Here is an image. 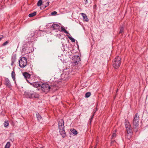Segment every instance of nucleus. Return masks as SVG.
I'll return each mask as SVG.
<instances>
[{
	"label": "nucleus",
	"instance_id": "nucleus-30",
	"mask_svg": "<svg viewBox=\"0 0 148 148\" xmlns=\"http://www.w3.org/2000/svg\"><path fill=\"white\" fill-rule=\"evenodd\" d=\"M8 43V42L7 41L3 44L2 45L3 46H5V45H6Z\"/></svg>",
	"mask_w": 148,
	"mask_h": 148
},
{
	"label": "nucleus",
	"instance_id": "nucleus-14",
	"mask_svg": "<svg viewBox=\"0 0 148 148\" xmlns=\"http://www.w3.org/2000/svg\"><path fill=\"white\" fill-rule=\"evenodd\" d=\"M42 84H40L38 82H35L33 83V86L36 88H38L39 87H41Z\"/></svg>",
	"mask_w": 148,
	"mask_h": 148
},
{
	"label": "nucleus",
	"instance_id": "nucleus-27",
	"mask_svg": "<svg viewBox=\"0 0 148 148\" xmlns=\"http://www.w3.org/2000/svg\"><path fill=\"white\" fill-rule=\"evenodd\" d=\"M12 63H11V65L12 66L13 65L15 61V60L13 58H12Z\"/></svg>",
	"mask_w": 148,
	"mask_h": 148
},
{
	"label": "nucleus",
	"instance_id": "nucleus-33",
	"mask_svg": "<svg viewBox=\"0 0 148 148\" xmlns=\"http://www.w3.org/2000/svg\"><path fill=\"white\" fill-rule=\"evenodd\" d=\"M3 38V36H1L0 37V41H1V39Z\"/></svg>",
	"mask_w": 148,
	"mask_h": 148
},
{
	"label": "nucleus",
	"instance_id": "nucleus-5",
	"mask_svg": "<svg viewBox=\"0 0 148 148\" xmlns=\"http://www.w3.org/2000/svg\"><path fill=\"white\" fill-rule=\"evenodd\" d=\"M27 64V60L25 57L22 58L19 61V65L21 68L25 67L26 66Z\"/></svg>",
	"mask_w": 148,
	"mask_h": 148
},
{
	"label": "nucleus",
	"instance_id": "nucleus-10",
	"mask_svg": "<svg viewBox=\"0 0 148 148\" xmlns=\"http://www.w3.org/2000/svg\"><path fill=\"white\" fill-rule=\"evenodd\" d=\"M49 2L47 1H45L43 2V4L40 8L41 9H43L49 5Z\"/></svg>",
	"mask_w": 148,
	"mask_h": 148
},
{
	"label": "nucleus",
	"instance_id": "nucleus-16",
	"mask_svg": "<svg viewBox=\"0 0 148 148\" xmlns=\"http://www.w3.org/2000/svg\"><path fill=\"white\" fill-rule=\"evenodd\" d=\"M11 75L13 80L15 82V74L14 71H13L12 72Z\"/></svg>",
	"mask_w": 148,
	"mask_h": 148
},
{
	"label": "nucleus",
	"instance_id": "nucleus-13",
	"mask_svg": "<svg viewBox=\"0 0 148 148\" xmlns=\"http://www.w3.org/2000/svg\"><path fill=\"white\" fill-rule=\"evenodd\" d=\"M81 14L84 20L86 22H88V19L86 14L83 13H81Z\"/></svg>",
	"mask_w": 148,
	"mask_h": 148
},
{
	"label": "nucleus",
	"instance_id": "nucleus-4",
	"mask_svg": "<svg viewBox=\"0 0 148 148\" xmlns=\"http://www.w3.org/2000/svg\"><path fill=\"white\" fill-rule=\"evenodd\" d=\"M139 117L138 114L136 113L135 115L133 121V124L134 127L137 128L138 126L139 122Z\"/></svg>",
	"mask_w": 148,
	"mask_h": 148
},
{
	"label": "nucleus",
	"instance_id": "nucleus-19",
	"mask_svg": "<svg viewBox=\"0 0 148 148\" xmlns=\"http://www.w3.org/2000/svg\"><path fill=\"white\" fill-rule=\"evenodd\" d=\"M36 12H35L33 13H31L29 15V16L30 17H32L36 15Z\"/></svg>",
	"mask_w": 148,
	"mask_h": 148
},
{
	"label": "nucleus",
	"instance_id": "nucleus-29",
	"mask_svg": "<svg viewBox=\"0 0 148 148\" xmlns=\"http://www.w3.org/2000/svg\"><path fill=\"white\" fill-rule=\"evenodd\" d=\"M93 116H94V115H92L91 117L89 120V122H90V124L92 122V121L93 118Z\"/></svg>",
	"mask_w": 148,
	"mask_h": 148
},
{
	"label": "nucleus",
	"instance_id": "nucleus-3",
	"mask_svg": "<svg viewBox=\"0 0 148 148\" xmlns=\"http://www.w3.org/2000/svg\"><path fill=\"white\" fill-rule=\"evenodd\" d=\"M121 59L120 57H116L112 62L113 67L116 69L119 68L121 64Z\"/></svg>",
	"mask_w": 148,
	"mask_h": 148
},
{
	"label": "nucleus",
	"instance_id": "nucleus-17",
	"mask_svg": "<svg viewBox=\"0 0 148 148\" xmlns=\"http://www.w3.org/2000/svg\"><path fill=\"white\" fill-rule=\"evenodd\" d=\"M61 31L63 32L64 33L67 34H69V33L65 29L63 26H62L61 28Z\"/></svg>",
	"mask_w": 148,
	"mask_h": 148
},
{
	"label": "nucleus",
	"instance_id": "nucleus-2",
	"mask_svg": "<svg viewBox=\"0 0 148 148\" xmlns=\"http://www.w3.org/2000/svg\"><path fill=\"white\" fill-rule=\"evenodd\" d=\"M58 126L59 132L60 134L63 138L65 137L66 136V134L64 129V121L62 119H60L59 121Z\"/></svg>",
	"mask_w": 148,
	"mask_h": 148
},
{
	"label": "nucleus",
	"instance_id": "nucleus-23",
	"mask_svg": "<svg viewBox=\"0 0 148 148\" xmlns=\"http://www.w3.org/2000/svg\"><path fill=\"white\" fill-rule=\"evenodd\" d=\"M91 95V93L90 92H88L86 93L85 95V97L87 98L89 97Z\"/></svg>",
	"mask_w": 148,
	"mask_h": 148
},
{
	"label": "nucleus",
	"instance_id": "nucleus-12",
	"mask_svg": "<svg viewBox=\"0 0 148 148\" xmlns=\"http://www.w3.org/2000/svg\"><path fill=\"white\" fill-rule=\"evenodd\" d=\"M60 26L58 24H54L52 25L51 28H52L53 30H57L58 29Z\"/></svg>",
	"mask_w": 148,
	"mask_h": 148
},
{
	"label": "nucleus",
	"instance_id": "nucleus-31",
	"mask_svg": "<svg viewBox=\"0 0 148 148\" xmlns=\"http://www.w3.org/2000/svg\"><path fill=\"white\" fill-rule=\"evenodd\" d=\"M97 110V108H96L93 111V115H94H94L95 114Z\"/></svg>",
	"mask_w": 148,
	"mask_h": 148
},
{
	"label": "nucleus",
	"instance_id": "nucleus-7",
	"mask_svg": "<svg viewBox=\"0 0 148 148\" xmlns=\"http://www.w3.org/2000/svg\"><path fill=\"white\" fill-rule=\"evenodd\" d=\"M125 125L127 132L128 133L131 132V129L130 128V125L128 120H125Z\"/></svg>",
	"mask_w": 148,
	"mask_h": 148
},
{
	"label": "nucleus",
	"instance_id": "nucleus-20",
	"mask_svg": "<svg viewBox=\"0 0 148 148\" xmlns=\"http://www.w3.org/2000/svg\"><path fill=\"white\" fill-rule=\"evenodd\" d=\"M71 131L73 134H74L75 135H76L77 133V131L73 129H71Z\"/></svg>",
	"mask_w": 148,
	"mask_h": 148
},
{
	"label": "nucleus",
	"instance_id": "nucleus-37",
	"mask_svg": "<svg viewBox=\"0 0 148 148\" xmlns=\"http://www.w3.org/2000/svg\"><path fill=\"white\" fill-rule=\"evenodd\" d=\"M95 148H96V147H95Z\"/></svg>",
	"mask_w": 148,
	"mask_h": 148
},
{
	"label": "nucleus",
	"instance_id": "nucleus-35",
	"mask_svg": "<svg viewBox=\"0 0 148 148\" xmlns=\"http://www.w3.org/2000/svg\"><path fill=\"white\" fill-rule=\"evenodd\" d=\"M118 91V90L117 89V91H116V92H117Z\"/></svg>",
	"mask_w": 148,
	"mask_h": 148
},
{
	"label": "nucleus",
	"instance_id": "nucleus-34",
	"mask_svg": "<svg viewBox=\"0 0 148 148\" xmlns=\"http://www.w3.org/2000/svg\"><path fill=\"white\" fill-rule=\"evenodd\" d=\"M85 1V2H86V3H88V1H87V0H84Z\"/></svg>",
	"mask_w": 148,
	"mask_h": 148
},
{
	"label": "nucleus",
	"instance_id": "nucleus-24",
	"mask_svg": "<svg viewBox=\"0 0 148 148\" xmlns=\"http://www.w3.org/2000/svg\"><path fill=\"white\" fill-rule=\"evenodd\" d=\"M67 36L72 42H75V40L74 38H73L69 36V35H67Z\"/></svg>",
	"mask_w": 148,
	"mask_h": 148
},
{
	"label": "nucleus",
	"instance_id": "nucleus-6",
	"mask_svg": "<svg viewBox=\"0 0 148 148\" xmlns=\"http://www.w3.org/2000/svg\"><path fill=\"white\" fill-rule=\"evenodd\" d=\"M51 88L50 86L47 84H42L41 86V90L46 93L48 92Z\"/></svg>",
	"mask_w": 148,
	"mask_h": 148
},
{
	"label": "nucleus",
	"instance_id": "nucleus-18",
	"mask_svg": "<svg viewBox=\"0 0 148 148\" xmlns=\"http://www.w3.org/2000/svg\"><path fill=\"white\" fill-rule=\"evenodd\" d=\"M36 115L38 120L40 121L42 119L41 116L38 113H37Z\"/></svg>",
	"mask_w": 148,
	"mask_h": 148
},
{
	"label": "nucleus",
	"instance_id": "nucleus-8",
	"mask_svg": "<svg viewBox=\"0 0 148 148\" xmlns=\"http://www.w3.org/2000/svg\"><path fill=\"white\" fill-rule=\"evenodd\" d=\"M80 60V58L79 56H75L73 57V62L75 65L77 64L78 62Z\"/></svg>",
	"mask_w": 148,
	"mask_h": 148
},
{
	"label": "nucleus",
	"instance_id": "nucleus-11",
	"mask_svg": "<svg viewBox=\"0 0 148 148\" xmlns=\"http://www.w3.org/2000/svg\"><path fill=\"white\" fill-rule=\"evenodd\" d=\"M5 84L6 86L8 88H10L11 86L10 81L9 79L7 78H6L5 79Z\"/></svg>",
	"mask_w": 148,
	"mask_h": 148
},
{
	"label": "nucleus",
	"instance_id": "nucleus-28",
	"mask_svg": "<svg viewBox=\"0 0 148 148\" xmlns=\"http://www.w3.org/2000/svg\"><path fill=\"white\" fill-rule=\"evenodd\" d=\"M116 136V134L115 132L113 133V134L112 136V138H114Z\"/></svg>",
	"mask_w": 148,
	"mask_h": 148
},
{
	"label": "nucleus",
	"instance_id": "nucleus-21",
	"mask_svg": "<svg viewBox=\"0 0 148 148\" xmlns=\"http://www.w3.org/2000/svg\"><path fill=\"white\" fill-rule=\"evenodd\" d=\"M42 3H43V2L42 0H39L37 3V5L38 6H40Z\"/></svg>",
	"mask_w": 148,
	"mask_h": 148
},
{
	"label": "nucleus",
	"instance_id": "nucleus-25",
	"mask_svg": "<svg viewBox=\"0 0 148 148\" xmlns=\"http://www.w3.org/2000/svg\"><path fill=\"white\" fill-rule=\"evenodd\" d=\"M9 125V123L8 121H5L4 123V126L5 127Z\"/></svg>",
	"mask_w": 148,
	"mask_h": 148
},
{
	"label": "nucleus",
	"instance_id": "nucleus-9",
	"mask_svg": "<svg viewBox=\"0 0 148 148\" xmlns=\"http://www.w3.org/2000/svg\"><path fill=\"white\" fill-rule=\"evenodd\" d=\"M23 74L27 81L29 83H30L29 82L28 79H29L31 76L27 72L23 73Z\"/></svg>",
	"mask_w": 148,
	"mask_h": 148
},
{
	"label": "nucleus",
	"instance_id": "nucleus-26",
	"mask_svg": "<svg viewBox=\"0 0 148 148\" xmlns=\"http://www.w3.org/2000/svg\"><path fill=\"white\" fill-rule=\"evenodd\" d=\"M124 30V28L123 27H121L120 28V31L119 32L120 34L121 33L123 32Z\"/></svg>",
	"mask_w": 148,
	"mask_h": 148
},
{
	"label": "nucleus",
	"instance_id": "nucleus-22",
	"mask_svg": "<svg viewBox=\"0 0 148 148\" xmlns=\"http://www.w3.org/2000/svg\"><path fill=\"white\" fill-rule=\"evenodd\" d=\"M10 143L9 142H8L5 146V148H9L10 147Z\"/></svg>",
	"mask_w": 148,
	"mask_h": 148
},
{
	"label": "nucleus",
	"instance_id": "nucleus-36",
	"mask_svg": "<svg viewBox=\"0 0 148 148\" xmlns=\"http://www.w3.org/2000/svg\"><path fill=\"white\" fill-rule=\"evenodd\" d=\"M13 0H11V1H12Z\"/></svg>",
	"mask_w": 148,
	"mask_h": 148
},
{
	"label": "nucleus",
	"instance_id": "nucleus-32",
	"mask_svg": "<svg viewBox=\"0 0 148 148\" xmlns=\"http://www.w3.org/2000/svg\"><path fill=\"white\" fill-rule=\"evenodd\" d=\"M57 13V12H56L55 11H53L51 13V14L52 15H56V14Z\"/></svg>",
	"mask_w": 148,
	"mask_h": 148
},
{
	"label": "nucleus",
	"instance_id": "nucleus-15",
	"mask_svg": "<svg viewBox=\"0 0 148 148\" xmlns=\"http://www.w3.org/2000/svg\"><path fill=\"white\" fill-rule=\"evenodd\" d=\"M132 134V130H131V132L130 133H128L127 132V134L126 135V138H127L128 139H130L131 137V134Z\"/></svg>",
	"mask_w": 148,
	"mask_h": 148
},
{
	"label": "nucleus",
	"instance_id": "nucleus-1",
	"mask_svg": "<svg viewBox=\"0 0 148 148\" xmlns=\"http://www.w3.org/2000/svg\"><path fill=\"white\" fill-rule=\"evenodd\" d=\"M24 95L27 98H38L39 95L36 92L32 91H26L25 92Z\"/></svg>",
	"mask_w": 148,
	"mask_h": 148
}]
</instances>
